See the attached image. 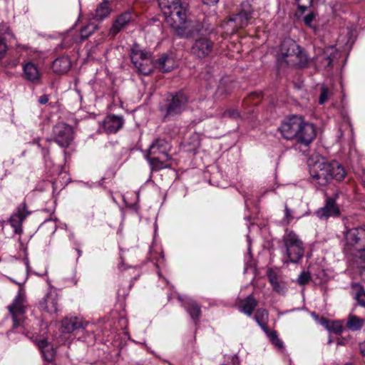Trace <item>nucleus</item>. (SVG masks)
<instances>
[{
	"label": "nucleus",
	"mask_w": 365,
	"mask_h": 365,
	"mask_svg": "<svg viewBox=\"0 0 365 365\" xmlns=\"http://www.w3.org/2000/svg\"><path fill=\"white\" fill-rule=\"evenodd\" d=\"M7 36L12 38L13 35L10 34L6 24H0V58H2L6 52L5 41L8 40Z\"/></svg>",
	"instance_id": "27"
},
{
	"label": "nucleus",
	"mask_w": 365,
	"mask_h": 365,
	"mask_svg": "<svg viewBox=\"0 0 365 365\" xmlns=\"http://www.w3.org/2000/svg\"><path fill=\"white\" fill-rule=\"evenodd\" d=\"M187 102V96L180 92L172 96L170 103L167 108V115H173L180 114L185 108Z\"/></svg>",
	"instance_id": "14"
},
{
	"label": "nucleus",
	"mask_w": 365,
	"mask_h": 365,
	"mask_svg": "<svg viewBox=\"0 0 365 365\" xmlns=\"http://www.w3.org/2000/svg\"><path fill=\"white\" fill-rule=\"evenodd\" d=\"M23 75L26 81L35 84L39 82L41 77L38 66L31 61L23 64Z\"/></svg>",
	"instance_id": "17"
},
{
	"label": "nucleus",
	"mask_w": 365,
	"mask_h": 365,
	"mask_svg": "<svg viewBox=\"0 0 365 365\" xmlns=\"http://www.w3.org/2000/svg\"><path fill=\"white\" fill-rule=\"evenodd\" d=\"M147 160L151 166L152 170L158 171L170 166L168 163L170 159L164 158L163 155L157 157H152V155L148 154Z\"/></svg>",
	"instance_id": "24"
},
{
	"label": "nucleus",
	"mask_w": 365,
	"mask_h": 365,
	"mask_svg": "<svg viewBox=\"0 0 365 365\" xmlns=\"http://www.w3.org/2000/svg\"><path fill=\"white\" fill-rule=\"evenodd\" d=\"M309 61V58L307 54L302 50L300 46L299 47V50L296 53L293 63H291V66H305Z\"/></svg>",
	"instance_id": "34"
},
{
	"label": "nucleus",
	"mask_w": 365,
	"mask_h": 365,
	"mask_svg": "<svg viewBox=\"0 0 365 365\" xmlns=\"http://www.w3.org/2000/svg\"><path fill=\"white\" fill-rule=\"evenodd\" d=\"M344 250L365 260V226L351 228L344 235Z\"/></svg>",
	"instance_id": "3"
},
{
	"label": "nucleus",
	"mask_w": 365,
	"mask_h": 365,
	"mask_svg": "<svg viewBox=\"0 0 365 365\" xmlns=\"http://www.w3.org/2000/svg\"><path fill=\"white\" fill-rule=\"evenodd\" d=\"M299 46L294 41L290 38L284 39L281 43L279 55L287 64L293 63L294 57L299 50Z\"/></svg>",
	"instance_id": "13"
},
{
	"label": "nucleus",
	"mask_w": 365,
	"mask_h": 365,
	"mask_svg": "<svg viewBox=\"0 0 365 365\" xmlns=\"http://www.w3.org/2000/svg\"><path fill=\"white\" fill-rule=\"evenodd\" d=\"M71 62L68 57L62 56L56 58L52 64V69L54 73L58 74L66 73L71 68Z\"/></svg>",
	"instance_id": "23"
},
{
	"label": "nucleus",
	"mask_w": 365,
	"mask_h": 365,
	"mask_svg": "<svg viewBox=\"0 0 365 365\" xmlns=\"http://www.w3.org/2000/svg\"><path fill=\"white\" fill-rule=\"evenodd\" d=\"M16 65H17V62H16V61H15V62L12 63V64H11V67L14 68V67H15Z\"/></svg>",
	"instance_id": "52"
},
{
	"label": "nucleus",
	"mask_w": 365,
	"mask_h": 365,
	"mask_svg": "<svg viewBox=\"0 0 365 365\" xmlns=\"http://www.w3.org/2000/svg\"><path fill=\"white\" fill-rule=\"evenodd\" d=\"M58 297L56 292H49L40 301V309L48 314L56 313L58 310Z\"/></svg>",
	"instance_id": "15"
},
{
	"label": "nucleus",
	"mask_w": 365,
	"mask_h": 365,
	"mask_svg": "<svg viewBox=\"0 0 365 365\" xmlns=\"http://www.w3.org/2000/svg\"><path fill=\"white\" fill-rule=\"evenodd\" d=\"M48 101V96L47 95H42L38 98V102L41 104H46Z\"/></svg>",
	"instance_id": "48"
},
{
	"label": "nucleus",
	"mask_w": 365,
	"mask_h": 365,
	"mask_svg": "<svg viewBox=\"0 0 365 365\" xmlns=\"http://www.w3.org/2000/svg\"><path fill=\"white\" fill-rule=\"evenodd\" d=\"M268 334V336L272 343L277 348L282 349L283 347V342L279 339L277 334L275 331H265Z\"/></svg>",
	"instance_id": "36"
},
{
	"label": "nucleus",
	"mask_w": 365,
	"mask_h": 365,
	"mask_svg": "<svg viewBox=\"0 0 365 365\" xmlns=\"http://www.w3.org/2000/svg\"><path fill=\"white\" fill-rule=\"evenodd\" d=\"M317 215L320 219H327L331 216H337L339 214V209L336 204V199L334 197H327L325 205L319 209Z\"/></svg>",
	"instance_id": "18"
},
{
	"label": "nucleus",
	"mask_w": 365,
	"mask_h": 365,
	"mask_svg": "<svg viewBox=\"0 0 365 365\" xmlns=\"http://www.w3.org/2000/svg\"><path fill=\"white\" fill-rule=\"evenodd\" d=\"M331 92L328 90L327 87L324 86L321 88V93L319 98V103L322 105L326 101H328L329 96H331Z\"/></svg>",
	"instance_id": "39"
},
{
	"label": "nucleus",
	"mask_w": 365,
	"mask_h": 365,
	"mask_svg": "<svg viewBox=\"0 0 365 365\" xmlns=\"http://www.w3.org/2000/svg\"><path fill=\"white\" fill-rule=\"evenodd\" d=\"M351 295L361 307H365V289L359 284L352 283L351 285Z\"/></svg>",
	"instance_id": "26"
},
{
	"label": "nucleus",
	"mask_w": 365,
	"mask_h": 365,
	"mask_svg": "<svg viewBox=\"0 0 365 365\" xmlns=\"http://www.w3.org/2000/svg\"><path fill=\"white\" fill-rule=\"evenodd\" d=\"M37 345L41 351H43V349H46V348L49 346V345L46 339L39 340L37 342Z\"/></svg>",
	"instance_id": "46"
},
{
	"label": "nucleus",
	"mask_w": 365,
	"mask_h": 365,
	"mask_svg": "<svg viewBox=\"0 0 365 365\" xmlns=\"http://www.w3.org/2000/svg\"><path fill=\"white\" fill-rule=\"evenodd\" d=\"M360 351L361 354L365 356V341L360 344Z\"/></svg>",
	"instance_id": "50"
},
{
	"label": "nucleus",
	"mask_w": 365,
	"mask_h": 365,
	"mask_svg": "<svg viewBox=\"0 0 365 365\" xmlns=\"http://www.w3.org/2000/svg\"><path fill=\"white\" fill-rule=\"evenodd\" d=\"M257 304V301L253 297V296L250 295L240 302L239 309L241 312H243L250 317Z\"/></svg>",
	"instance_id": "25"
},
{
	"label": "nucleus",
	"mask_w": 365,
	"mask_h": 365,
	"mask_svg": "<svg viewBox=\"0 0 365 365\" xmlns=\"http://www.w3.org/2000/svg\"><path fill=\"white\" fill-rule=\"evenodd\" d=\"M124 24H113L110 30V35L114 36L116 35L121 29Z\"/></svg>",
	"instance_id": "44"
},
{
	"label": "nucleus",
	"mask_w": 365,
	"mask_h": 365,
	"mask_svg": "<svg viewBox=\"0 0 365 365\" xmlns=\"http://www.w3.org/2000/svg\"><path fill=\"white\" fill-rule=\"evenodd\" d=\"M281 135L286 140H294L304 145H309L316 137V129L299 115H292L285 118L278 128Z\"/></svg>",
	"instance_id": "1"
},
{
	"label": "nucleus",
	"mask_w": 365,
	"mask_h": 365,
	"mask_svg": "<svg viewBox=\"0 0 365 365\" xmlns=\"http://www.w3.org/2000/svg\"><path fill=\"white\" fill-rule=\"evenodd\" d=\"M171 26L179 36L192 38L199 34V27L202 24H171Z\"/></svg>",
	"instance_id": "16"
},
{
	"label": "nucleus",
	"mask_w": 365,
	"mask_h": 365,
	"mask_svg": "<svg viewBox=\"0 0 365 365\" xmlns=\"http://www.w3.org/2000/svg\"><path fill=\"white\" fill-rule=\"evenodd\" d=\"M330 165H331V170L330 172L331 180L332 179H335L339 181L343 180L346 175L344 168L336 161L330 163Z\"/></svg>",
	"instance_id": "30"
},
{
	"label": "nucleus",
	"mask_w": 365,
	"mask_h": 365,
	"mask_svg": "<svg viewBox=\"0 0 365 365\" xmlns=\"http://www.w3.org/2000/svg\"><path fill=\"white\" fill-rule=\"evenodd\" d=\"M219 0H202L203 3L207 5L216 4Z\"/></svg>",
	"instance_id": "49"
},
{
	"label": "nucleus",
	"mask_w": 365,
	"mask_h": 365,
	"mask_svg": "<svg viewBox=\"0 0 365 365\" xmlns=\"http://www.w3.org/2000/svg\"><path fill=\"white\" fill-rule=\"evenodd\" d=\"M96 24H86L82 29H81L80 34L81 38H88L96 29Z\"/></svg>",
	"instance_id": "37"
},
{
	"label": "nucleus",
	"mask_w": 365,
	"mask_h": 365,
	"mask_svg": "<svg viewBox=\"0 0 365 365\" xmlns=\"http://www.w3.org/2000/svg\"><path fill=\"white\" fill-rule=\"evenodd\" d=\"M156 65L161 71L169 72L174 68V61L171 58L164 54L158 58Z\"/></svg>",
	"instance_id": "29"
},
{
	"label": "nucleus",
	"mask_w": 365,
	"mask_h": 365,
	"mask_svg": "<svg viewBox=\"0 0 365 365\" xmlns=\"http://www.w3.org/2000/svg\"><path fill=\"white\" fill-rule=\"evenodd\" d=\"M124 120L121 116L108 115L103 120V128L107 133H115L123 125Z\"/></svg>",
	"instance_id": "19"
},
{
	"label": "nucleus",
	"mask_w": 365,
	"mask_h": 365,
	"mask_svg": "<svg viewBox=\"0 0 365 365\" xmlns=\"http://www.w3.org/2000/svg\"><path fill=\"white\" fill-rule=\"evenodd\" d=\"M282 242L283 263H298L304 254V243L294 231L286 229Z\"/></svg>",
	"instance_id": "2"
},
{
	"label": "nucleus",
	"mask_w": 365,
	"mask_h": 365,
	"mask_svg": "<svg viewBox=\"0 0 365 365\" xmlns=\"http://www.w3.org/2000/svg\"><path fill=\"white\" fill-rule=\"evenodd\" d=\"M131 61L138 68L139 73L149 75L153 70L154 65L150 55L136 48L132 49Z\"/></svg>",
	"instance_id": "6"
},
{
	"label": "nucleus",
	"mask_w": 365,
	"mask_h": 365,
	"mask_svg": "<svg viewBox=\"0 0 365 365\" xmlns=\"http://www.w3.org/2000/svg\"><path fill=\"white\" fill-rule=\"evenodd\" d=\"M298 8L294 13L296 20L311 23L315 20L316 13L311 9L313 0H297Z\"/></svg>",
	"instance_id": "10"
},
{
	"label": "nucleus",
	"mask_w": 365,
	"mask_h": 365,
	"mask_svg": "<svg viewBox=\"0 0 365 365\" xmlns=\"http://www.w3.org/2000/svg\"><path fill=\"white\" fill-rule=\"evenodd\" d=\"M158 4L167 23H185L186 9L180 0H158Z\"/></svg>",
	"instance_id": "4"
},
{
	"label": "nucleus",
	"mask_w": 365,
	"mask_h": 365,
	"mask_svg": "<svg viewBox=\"0 0 365 365\" xmlns=\"http://www.w3.org/2000/svg\"><path fill=\"white\" fill-rule=\"evenodd\" d=\"M55 142L61 147H68L73 139V130L71 126L66 123H58L53 128Z\"/></svg>",
	"instance_id": "8"
},
{
	"label": "nucleus",
	"mask_w": 365,
	"mask_h": 365,
	"mask_svg": "<svg viewBox=\"0 0 365 365\" xmlns=\"http://www.w3.org/2000/svg\"><path fill=\"white\" fill-rule=\"evenodd\" d=\"M329 329L336 334H339L342 331L343 328L338 322H334L332 325L329 327Z\"/></svg>",
	"instance_id": "45"
},
{
	"label": "nucleus",
	"mask_w": 365,
	"mask_h": 365,
	"mask_svg": "<svg viewBox=\"0 0 365 365\" xmlns=\"http://www.w3.org/2000/svg\"><path fill=\"white\" fill-rule=\"evenodd\" d=\"M225 118H237L240 117V113L234 109L227 110L222 115Z\"/></svg>",
	"instance_id": "43"
},
{
	"label": "nucleus",
	"mask_w": 365,
	"mask_h": 365,
	"mask_svg": "<svg viewBox=\"0 0 365 365\" xmlns=\"http://www.w3.org/2000/svg\"><path fill=\"white\" fill-rule=\"evenodd\" d=\"M29 214L30 212L26 210V203L24 202L16 208V212L10 217L9 223L16 234L21 235L22 233V223Z\"/></svg>",
	"instance_id": "12"
},
{
	"label": "nucleus",
	"mask_w": 365,
	"mask_h": 365,
	"mask_svg": "<svg viewBox=\"0 0 365 365\" xmlns=\"http://www.w3.org/2000/svg\"><path fill=\"white\" fill-rule=\"evenodd\" d=\"M331 165L321 158L309 165V173L314 181L319 185H326L331 181Z\"/></svg>",
	"instance_id": "5"
},
{
	"label": "nucleus",
	"mask_w": 365,
	"mask_h": 365,
	"mask_svg": "<svg viewBox=\"0 0 365 365\" xmlns=\"http://www.w3.org/2000/svg\"><path fill=\"white\" fill-rule=\"evenodd\" d=\"M170 145L164 139H156L149 147L148 154L153 155L155 154L163 155L164 158L170 159L168 155Z\"/></svg>",
	"instance_id": "20"
},
{
	"label": "nucleus",
	"mask_w": 365,
	"mask_h": 365,
	"mask_svg": "<svg viewBox=\"0 0 365 365\" xmlns=\"http://www.w3.org/2000/svg\"><path fill=\"white\" fill-rule=\"evenodd\" d=\"M223 365H240V361L237 356H233L230 362H227Z\"/></svg>",
	"instance_id": "47"
},
{
	"label": "nucleus",
	"mask_w": 365,
	"mask_h": 365,
	"mask_svg": "<svg viewBox=\"0 0 365 365\" xmlns=\"http://www.w3.org/2000/svg\"><path fill=\"white\" fill-rule=\"evenodd\" d=\"M256 12L248 1L242 2L235 14L230 16L231 22H248L255 20Z\"/></svg>",
	"instance_id": "11"
},
{
	"label": "nucleus",
	"mask_w": 365,
	"mask_h": 365,
	"mask_svg": "<svg viewBox=\"0 0 365 365\" xmlns=\"http://www.w3.org/2000/svg\"><path fill=\"white\" fill-rule=\"evenodd\" d=\"M187 311L190 317L196 322L201 314L200 306L194 301H189L187 303Z\"/></svg>",
	"instance_id": "33"
},
{
	"label": "nucleus",
	"mask_w": 365,
	"mask_h": 365,
	"mask_svg": "<svg viewBox=\"0 0 365 365\" xmlns=\"http://www.w3.org/2000/svg\"><path fill=\"white\" fill-rule=\"evenodd\" d=\"M8 308L13 319V327L22 326L24 322L25 306L24 297L20 292Z\"/></svg>",
	"instance_id": "7"
},
{
	"label": "nucleus",
	"mask_w": 365,
	"mask_h": 365,
	"mask_svg": "<svg viewBox=\"0 0 365 365\" xmlns=\"http://www.w3.org/2000/svg\"><path fill=\"white\" fill-rule=\"evenodd\" d=\"M334 51V47L327 48L326 50L322 51L317 53L314 58L316 67L319 69L326 68L329 67L332 62L331 57Z\"/></svg>",
	"instance_id": "21"
},
{
	"label": "nucleus",
	"mask_w": 365,
	"mask_h": 365,
	"mask_svg": "<svg viewBox=\"0 0 365 365\" xmlns=\"http://www.w3.org/2000/svg\"><path fill=\"white\" fill-rule=\"evenodd\" d=\"M86 323L78 317H66L61 323V331L63 333H71L74 330L83 328Z\"/></svg>",
	"instance_id": "22"
},
{
	"label": "nucleus",
	"mask_w": 365,
	"mask_h": 365,
	"mask_svg": "<svg viewBox=\"0 0 365 365\" xmlns=\"http://www.w3.org/2000/svg\"><path fill=\"white\" fill-rule=\"evenodd\" d=\"M41 353L44 359L48 362L51 361L55 356V351L51 346L41 351Z\"/></svg>",
	"instance_id": "40"
},
{
	"label": "nucleus",
	"mask_w": 365,
	"mask_h": 365,
	"mask_svg": "<svg viewBox=\"0 0 365 365\" xmlns=\"http://www.w3.org/2000/svg\"><path fill=\"white\" fill-rule=\"evenodd\" d=\"M268 319V312L265 309H259L257 310L255 319L257 323L264 330L267 329V322Z\"/></svg>",
	"instance_id": "32"
},
{
	"label": "nucleus",
	"mask_w": 365,
	"mask_h": 365,
	"mask_svg": "<svg viewBox=\"0 0 365 365\" xmlns=\"http://www.w3.org/2000/svg\"><path fill=\"white\" fill-rule=\"evenodd\" d=\"M309 26V27L313 30L314 31H316L317 30V24H307Z\"/></svg>",
	"instance_id": "51"
},
{
	"label": "nucleus",
	"mask_w": 365,
	"mask_h": 365,
	"mask_svg": "<svg viewBox=\"0 0 365 365\" xmlns=\"http://www.w3.org/2000/svg\"><path fill=\"white\" fill-rule=\"evenodd\" d=\"M214 43L207 38H197L190 48L191 54L198 59L208 57L213 51Z\"/></svg>",
	"instance_id": "9"
},
{
	"label": "nucleus",
	"mask_w": 365,
	"mask_h": 365,
	"mask_svg": "<svg viewBox=\"0 0 365 365\" xmlns=\"http://www.w3.org/2000/svg\"><path fill=\"white\" fill-rule=\"evenodd\" d=\"M110 12V9L109 7V2L107 0H104L103 2L100 3L96 9L94 19L96 21H103L106 17H107Z\"/></svg>",
	"instance_id": "28"
},
{
	"label": "nucleus",
	"mask_w": 365,
	"mask_h": 365,
	"mask_svg": "<svg viewBox=\"0 0 365 365\" xmlns=\"http://www.w3.org/2000/svg\"><path fill=\"white\" fill-rule=\"evenodd\" d=\"M310 278L311 277L309 272H302L297 279V283L300 285H304L309 282Z\"/></svg>",
	"instance_id": "41"
},
{
	"label": "nucleus",
	"mask_w": 365,
	"mask_h": 365,
	"mask_svg": "<svg viewBox=\"0 0 365 365\" xmlns=\"http://www.w3.org/2000/svg\"><path fill=\"white\" fill-rule=\"evenodd\" d=\"M294 217L292 215L291 210L287 207V206H285L284 209V217L283 219V222L288 225L291 222V221L293 220Z\"/></svg>",
	"instance_id": "42"
},
{
	"label": "nucleus",
	"mask_w": 365,
	"mask_h": 365,
	"mask_svg": "<svg viewBox=\"0 0 365 365\" xmlns=\"http://www.w3.org/2000/svg\"><path fill=\"white\" fill-rule=\"evenodd\" d=\"M365 319L355 315H350L346 322V327L351 331L360 329L364 324Z\"/></svg>",
	"instance_id": "31"
},
{
	"label": "nucleus",
	"mask_w": 365,
	"mask_h": 365,
	"mask_svg": "<svg viewBox=\"0 0 365 365\" xmlns=\"http://www.w3.org/2000/svg\"><path fill=\"white\" fill-rule=\"evenodd\" d=\"M135 21L134 15L127 11L119 16L115 23H131Z\"/></svg>",
	"instance_id": "38"
},
{
	"label": "nucleus",
	"mask_w": 365,
	"mask_h": 365,
	"mask_svg": "<svg viewBox=\"0 0 365 365\" xmlns=\"http://www.w3.org/2000/svg\"><path fill=\"white\" fill-rule=\"evenodd\" d=\"M269 281L274 291L279 293L284 292V286L279 281L277 276H269Z\"/></svg>",
	"instance_id": "35"
}]
</instances>
